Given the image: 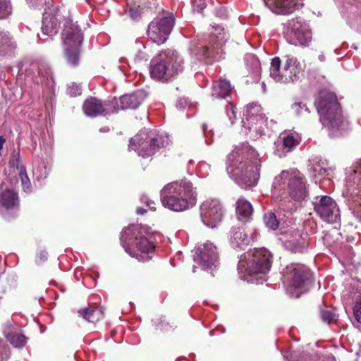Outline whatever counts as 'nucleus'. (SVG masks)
Returning a JSON list of instances; mask_svg holds the SVG:
<instances>
[{
	"label": "nucleus",
	"instance_id": "a18cd8bd",
	"mask_svg": "<svg viewBox=\"0 0 361 361\" xmlns=\"http://www.w3.org/2000/svg\"><path fill=\"white\" fill-rule=\"evenodd\" d=\"M140 201L145 204L149 209L152 210H155V202L149 199V197L146 195H142L140 197Z\"/></svg>",
	"mask_w": 361,
	"mask_h": 361
},
{
	"label": "nucleus",
	"instance_id": "58836bf2",
	"mask_svg": "<svg viewBox=\"0 0 361 361\" xmlns=\"http://www.w3.org/2000/svg\"><path fill=\"white\" fill-rule=\"evenodd\" d=\"M128 1V6H129V16L133 20H137L140 18L141 9L140 5L130 4L129 1Z\"/></svg>",
	"mask_w": 361,
	"mask_h": 361
},
{
	"label": "nucleus",
	"instance_id": "49530a36",
	"mask_svg": "<svg viewBox=\"0 0 361 361\" xmlns=\"http://www.w3.org/2000/svg\"><path fill=\"white\" fill-rule=\"evenodd\" d=\"M313 171L318 173L319 176H322L326 173L327 169L325 167L322 166L320 164H316L313 166Z\"/></svg>",
	"mask_w": 361,
	"mask_h": 361
},
{
	"label": "nucleus",
	"instance_id": "6e6552de",
	"mask_svg": "<svg viewBox=\"0 0 361 361\" xmlns=\"http://www.w3.org/2000/svg\"><path fill=\"white\" fill-rule=\"evenodd\" d=\"M273 186L276 190H284L295 201L303 200L307 194L305 178L297 170L283 171L274 178Z\"/></svg>",
	"mask_w": 361,
	"mask_h": 361
},
{
	"label": "nucleus",
	"instance_id": "f03ea898",
	"mask_svg": "<svg viewBox=\"0 0 361 361\" xmlns=\"http://www.w3.org/2000/svg\"><path fill=\"white\" fill-rule=\"evenodd\" d=\"M259 168L258 154L247 142L235 146L228 156L227 172L243 188L257 185Z\"/></svg>",
	"mask_w": 361,
	"mask_h": 361
},
{
	"label": "nucleus",
	"instance_id": "a19ab883",
	"mask_svg": "<svg viewBox=\"0 0 361 361\" xmlns=\"http://www.w3.org/2000/svg\"><path fill=\"white\" fill-rule=\"evenodd\" d=\"M192 8L194 11L202 12L206 7L205 0H192Z\"/></svg>",
	"mask_w": 361,
	"mask_h": 361
},
{
	"label": "nucleus",
	"instance_id": "6ab92c4d",
	"mask_svg": "<svg viewBox=\"0 0 361 361\" xmlns=\"http://www.w3.org/2000/svg\"><path fill=\"white\" fill-rule=\"evenodd\" d=\"M299 137L298 135L283 133L281 134L278 140L275 142L276 149L274 154L279 157H283L288 153L292 152L299 144Z\"/></svg>",
	"mask_w": 361,
	"mask_h": 361
},
{
	"label": "nucleus",
	"instance_id": "774afa93",
	"mask_svg": "<svg viewBox=\"0 0 361 361\" xmlns=\"http://www.w3.org/2000/svg\"><path fill=\"white\" fill-rule=\"evenodd\" d=\"M262 87H263V89L264 90H265V85H264V83H263Z\"/></svg>",
	"mask_w": 361,
	"mask_h": 361
},
{
	"label": "nucleus",
	"instance_id": "8fccbe9b",
	"mask_svg": "<svg viewBox=\"0 0 361 361\" xmlns=\"http://www.w3.org/2000/svg\"><path fill=\"white\" fill-rule=\"evenodd\" d=\"M202 130H203V132H204V136L206 137L205 142H207V145H209L210 143L207 140V136H208L209 133H211V130L209 132L207 131V126L205 124H204L202 126Z\"/></svg>",
	"mask_w": 361,
	"mask_h": 361
},
{
	"label": "nucleus",
	"instance_id": "72a5a7b5",
	"mask_svg": "<svg viewBox=\"0 0 361 361\" xmlns=\"http://www.w3.org/2000/svg\"><path fill=\"white\" fill-rule=\"evenodd\" d=\"M19 176L23 190L26 192H30L31 191V183L23 166H20Z\"/></svg>",
	"mask_w": 361,
	"mask_h": 361
},
{
	"label": "nucleus",
	"instance_id": "0e129e2a",
	"mask_svg": "<svg viewBox=\"0 0 361 361\" xmlns=\"http://www.w3.org/2000/svg\"><path fill=\"white\" fill-rule=\"evenodd\" d=\"M31 66L33 67V68L36 69L37 66L36 64H31Z\"/></svg>",
	"mask_w": 361,
	"mask_h": 361
},
{
	"label": "nucleus",
	"instance_id": "20e7f679",
	"mask_svg": "<svg viewBox=\"0 0 361 361\" xmlns=\"http://www.w3.org/2000/svg\"><path fill=\"white\" fill-rule=\"evenodd\" d=\"M161 201L164 207L174 212H182L195 205L197 192L189 180L173 182L161 190Z\"/></svg>",
	"mask_w": 361,
	"mask_h": 361
},
{
	"label": "nucleus",
	"instance_id": "bf43d9fd",
	"mask_svg": "<svg viewBox=\"0 0 361 361\" xmlns=\"http://www.w3.org/2000/svg\"><path fill=\"white\" fill-rule=\"evenodd\" d=\"M357 170L361 173V160L357 162Z\"/></svg>",
	"mask_w": 361,
	"mask_h": 361
},
{
	"label": "nucleus",
	"instance_id": "f704fd0d",
	"mask_svg": "<svg viewBox=\"0 0 361 361\" xmlns=\"http://www.w3.org/2000/svg\"><path fill=\"white\" fill-rule=\"evenodd\" d=\"M11 13L10 0H0V19L5 18Z\"/></svg>",
	"mask_w": 361,
	"mask_h": 361
},
{
	"label": "nucleus",
	"instance_id": "f257e3e1",
	"mask_svg": "<svg viewBox=\"0 0 361 361\" xmlns=\"http://www.w3.org/2000/svg\"><path fill=\"white\" fill-rule=\"evenodd\" d=\"M64 20L62 39L64 54L67 63L71 66L79 63L80 47L83 42V35L78 25L70 18L69 11L65 6H51L45 9L43 13L42 31L49 37L55 35L59 27V22Z\"/></svg>",
	"mask_w": 361,
	"mask_h": 361
},
{
	"label": "nucleus",
	"instance_id": "864d4df0",
	"mask_svg": "<svg viewBox=\"0 0 361 361\" xmlns=\"http://www.w3.org/2000/svg\"><path fill=\"white\" fill-rule=\"evenodd\" d=\"M48 253L46 251H42L39 254V257L43 261L47 259Z\"/></svg>",
	"mask_w": 361,
	"mask_h": 361
},
{
	"label": "nucleus",
	"instance_id": "7ed1b4c3",
	"mask_svg": "<svg viewBox=\"0 0 361 361\" xmlns=\"http://www.w3.org/2000/svg\"><path fill=\"white\" fill-rule=\"evenodd\" d=\"M151 233V228L143 225H130L121 234V243L130 256L138 261L145 262L152 258L149 254L154 250L152 238L145 235Z\"/></svg>",
	"mask_w": 361,
	"mask_h": 361
},
{
	"label": "nucleus",
	"instance_id": "37998d69",
	"mask_svg": "<svg viewBox=\"0 0 361 361\" xmlns=\"http://www.w3.org/2000/svg\"><path fill=\"white\" fill-rule=\"evenodd\" d=\"M353 312L355 319L359 323H361V300L356 302L353 308Z\"/></svg>",
	"mask_w": 361,
	"mask_h": 361
},
{
	"label": "nucleus",
	"instance_id": "c85d7f7f",
	"mask_svg": "<svg viewBox=\"0 0 361 361\" xmlns=\"http://www.w3.org/2000/svg\"><path fill=\"white\" fill-rule=\"evenodd\" d=\"M78 313L89 322L95 323L104 317V309L102 307H90L78 311Z\"/></svg>",
	"mask_w": 361,
	"mask_h": 361
},
{
	"label": "nucleus",
	"instance_id": "f3484780",
	"mask_svg": "<svg viewBox=\"0 0 361 361\" xmlns=\"http://www.w3.org/2000/svg\"><path fill=\"white\" fill-rule=\"evenodd\" d=\"M193 257L194 260L204 269L216 267L219 264V257L217 247L209 241L200 245L195 249Z\"/></svg>",
	"mask_w": 361,
	"mask_h": 361
},
{
	"label": "nucleus",
	"instance_id": "052dcab7",
	"mask_svg": "<svg viewBox=\"0 0 361 361\" xmlns=\"http://www.w3.org/2000/svg\"><path fill=\"white\" fill-rule=\"evenodd\" d=\"M109 130V128L104 127V128H102L100 129V131H102V132H107Z\"/></svg>",
	"mask_w": 361,
	"mask_h": 361
},
{
	"label": "nucleus",
	"instance_id": "9b49d317",
	"mask_svg": "<svg viewBox=\"0 0 361 361\" xmlns=\"http://www.w3.org/2000/svg\"><path fill=\"white\" fill-rule=\"evenodd\" d=\"M285 277L289 281L290 297L298 298L306 292L311 283L312 274L310 270L304 264L294 263L284 269Z\"/></svg>",
	"mask_w": 361,
	"mask_h": 361
},
{
	"label": "nucleus",
	"instance_id": "bb28decb",
	"mask_svg": "<svg viewBox=\"0 0 361 361\" xmlns=\"http://www.w3.org/2000/svg\"><path fill=\"white\" fill-rule=\"evenodd\" d=\"M230 82L226 79L215 81L212 85V96L215 98L223 99L230 95L231 92Z\"/></svg>",
	"mask_w": 361,
	"mask_h": 361
},
{
	"label": "nucleus",
	"instance_id": "7c9ffc66",
	"mask_svg": "<svg viewBox=\"0 0 361 361\" xmlns=\"http://www.w3.org/2000/svg\"><path fill=\"white\" fill-rule=\"evenodd\" d=\"M245 61L247 68L250 70L253 74L259 75L261 70V66L258 59L252 54H249L246 56Z\"/></svg>",
	"mask_w": 361,
	"mask_h": 361
},
{
	"label": "nucleus",
	"instance_id": "b1692460",
	"mask_svg": "<svg viewBox=\"0 0 361 361\" xmlns=\"http://www.w3.org/2000/svg\"><path fill=\"white\" fill-rule=\"evenodd\" d=\"M238 219L243 223L250 221L253 214V207L250 202L244 197L239 198L235 204Z\"/></svg>",
	"mask_w": 361,
	"mask_h": 361
},
{
	"label": "nucleus",
	"instance_id": "4d7b16f0",
	"mask_svg": "<svg viewBox=\"0 0 361 361\" xmlns=\"http://www.w3.org/2000/svg\"><path fill=\"white\" fill-rule=\"evenodd\" d=\"M257 234L253 233L252 235V237H250V242L251 241H254L255 240L257 239Z\"/></svg>",
	"mask_w": 361,
	"mask_h": 361
},
{
	"label": "nucleus",
	"instance_id": "c9c22d12",
	"mask_svg": "<svg viewBox=\"0 0 361 361\" xmlns=\"http://www.w3.org/2000/svg\"><path fill=\"white\" fill-rule=\"evenodd\" d=\"M291 109L294 114L298 116H302L305 113L310 112L309 109L306 106V104L300 102H297L291 105Z\"/></svg>",
	"mask_w": 361,
	"mask_h": 361
},
{
	"label": "nucleus",
	"instance_id": "f8f14e48",
	"mask_svg": "<svg viewBox=\"0 0 361 361\" xmlns=\"http://www.w3.org/2000/svg\"><path fill=\"white\" fill-rule=\"evenodd\" d=\"M165 142L162 137H154L144 130L130 139L128 147L129 149L135 151L139 156L148 157L164 147Z\"/></svg>",
	"mask_w": 361,
	"mask_h": 361
},
{
	"label": "nucleus",
	"instance_id": "13d9d810",
	"mask_svg": "<svg viewBox=\"0 0 361 361\" xmlns=\"http://www.w3.org/2000/svg\"><path fill=\"white\" fill-rule=\"evenodd\" d=\"M4 142H5L4 138L3 137L0 136V150L2 148V145H3Z\"/></svg>",
	"mask_w": 361,
	"mask_h": 361
},
{
	"label": "nucleus",
	"instance_id": "5701e85b",
	"mask_svg": "<svg viewBox=\"0 0 361 361\" xmlns=\"http://www.w3.org/2000/svg\"><path fill=\"white\" fill-rule=\"evenodd\" d=\"M291 38L292 43L301 46H308L312 39L311 32L305 27L301 26L298 23L294 24Z\"/></svg>",
	"mask_w": 361,
	"mask_h": 361
},
{
	"label": "nucleus",
	"instance_id": "412c9836",
	"mask_svg": "<svg viewBox=\"0 0 361 361\" xmlns=\"http://www.w3.org/2000/svg\"><path fill=\"white\" fill-rule=\"evenodd\" d=\"M145 98V92L142 90H139L130 94L121 97L119 100L117 99L118 104H114V105L118 106L119 110L128 109H135L140 105Z\"/></svg>",
	"mask_w": 361,
	"mask_h": 361
},
{
	"label": "nucleus",
	"instance_id": "ea45409f",
	"mask_svg": "<svg viewBox=\"0 0 361 361\" xmlns=\"http://www.w3.org/2000/svg\"><path fill=\"white\" fill-rule=\"evenodd\" d=\"M68 94L71 97H76L77 95H80L81 94V88L80 85L72 82L68 87Z\"/></svg>",
	"mask_w": 361,
	"mask_h": 361
},
{
	"label": "nucleus",
	"instance_id": "393cba45",
	"mask_svg": "<svg viewBox=\"0 0 361 361\" xmlns=\"http://www.w3.org/2000/svg\"><path fill=\"white\" fill-rule=\"evenodd\" d=\"M17 47V44L10 33L0 31V56L11 55Z\"/></svg>",
	"mask_w": 361,
	"mask_h": 361
},
{
	"label": "nucleus",
	"instance_id": "79ce46f5",
	"mask_svg": "<svg viewBox=\"0 0 361 361\" xmlns=\"http://www.w3.org/2000/svg\"><path fill=\"white\" fill-rule=\"evenodd\" d=\"M10 356L9 351L4 345L1 339L0 338V361L6 360Z\"/></svg>",
	"mask_w": 361,
	"mask_h": 361
},
{
	"label": "nucleus",
	"instance_id": "dca6fc26",
	"mask_svg": "<svg viewBox=\"0 0 361 361\" xmlns=\"http://www.w3.org/2000/svg\"><path fill=\"white\" fill-rule=\"evenodd\" d=\"M224 214V207L217 199H207L200 206L202 221L208 227H216L222 221Z\"/></svg>",
	"mask_w": 361,
	"mask_h": 361
},
{
	"label": "nucleus",
	"instance_id": "338daca9",
	"mask_svg": "<svg viewBox=\"0 0 361 361\" xmlns=\"http://www.w3.org/2000/svg\"><path fill=\"white\" fill-rule=\"evenodd\" d=\"M37 180H41V177L37 176Z\"/></svg>",
	"mask_w": 361,
	"mask_h": 361
},
{
	"label": "nucleus",
	"instance_id": "cd10ccee",
	"mask_svg": "<svg viewBox=\"0 0 361 361\" xmlns=\"http://www.w3.org/2000/svg\"><path fill=\"white\" fill-rule=\"evenodd\" d=\"M250 238L245 231L239 227H233L231 231V244L234 247H242L249 245Z\"/></svg>",
	"mask_w": 361,
	"mask_h": 361
},
{
	"label": "nucleus",
	"instance_id": "423d86ee",
	"mask_svg": "<svg viewBox=\"0 0 361 361\" xmlns=\"http://www.w3.org/2000/svg\"><path fill=\"white\" fill-rule=\"evenodd\" d=\"M314 104L323 126L332 133L343 128L345 120L337 97L334 92L326 90H321Z\"/></svg>",
	"mask_w": 361,
	"mask_h": 361
},
{
	"label": "nucleus",
	"instance_id": "680f3d73",
	"mask_svg": "<svg viewBox=\"0 0 361 361\" xmlns=\"http://www.w3.org/2000/svg\"><path fill=\"white\" fill-rule=\"evenodd\" d=\"M329 359L331 360V361H335L336 360L335 357L334 356H332V355L329 356Z\"/></svg>",
	"mask_w": 361,
	"mask_h": 361
},
{
	"label": "nucleus",
	"instance_id": "e433bc0d",
	"mask_svg": "<svg viewBox=\"0 0 361 361\" xmlns=\"http://www.w3.org/2000/svg\"><path fill=\"white\" fill-rule=\"evenodd\" d=\"M226 114L231 122V124L233 125L236 118V107L232 102H228L225 106Z\"/></svg>",
	"mask_w": 361,
	"mask_h": 361
},
{
	"label": "nucleus",
	"instance_id": "69168bd1",
	"mask_svg": "<svg viewBox=\"0 0 361 361\" xmlns=\"http://www.w3.org/2000/svg\"><path fill=\"white\" fill-rule=\"evenodd\" d=\"M193 272H195L196 271V267H193V269H192Z\"/></svg>",
	"mask_w": 361,
	"mask_h": 361
},
{
	"label": "nucleus",
	"instance_id": "c03bdc74",
	"mask_svg": "<svg viewBox=\"0 0 361 361\" xmlns=\"http://www.w3.org/2000/svg\"><path fill=\"white\" fill-rule=\"evenodd\" d=\"M210 166L206 162H200L197 165V169L199 173L204 176H206L208 173V170L209 169Z\"/></svg>",
	"mask_w": 361,
	"mask_h": 361
},
{
	"label": "nucleus",
	"instance_id": "c756f323",
	"mask_svg": "<svg viewBox=\"0 0 361 361\" xmlns=\"http://www.w3.org/2000/svg\"><path fill=\"white\" fill-rule=\"evenodd\" d=\"M6 339L15 347L21 348L26 343V338L24 335L18 333L4 331Z\"/></svg>",
	"mask_w": 361,
	"mask_h": 361
},
{
	"label": "nucleus",
	"instance_id": "09e8293b",
	"mask_svg": "<svg viewBox=\"0 0 361 361\" xmlns=\"http://www.w3.org/2000/svg\"><path fill=\"white\" fill-rule=\"evenodd\" d=\"M216 15L221 18H226L228 16L227 11L225 8H220L219 10H216Z\"/></svg>",
	"mask_w": 361,
	"mask_h": 361
},
{
	"label": "nucleus",
	"instance_id": "a878e982",
	"mask_svg": "<svg viewBox=\"0 0 361 361\" xmlns=\"http://www.w3.org/2000/svg\"><path fill=\"white\" fill-rule=\"evenodd\" d=\"M18 205L17 192L13 189H6L0 192V207L9 209Z\"/></svg>",
	"mask_w": 361,
	"mask_h": 361
},
{
	"label": "nucleus",
	"instance_id": "2eb2a0df",
	"mask_svg": "<svg viewBox=\"0 0 361 361\" xmlns=\"http://www.w3.org/2000/svg\"><path fill=\"white\" fill-rule=\"evenodd\" d=\"M312 204L316 214L324 221L334 224L340 218V210L335 200L329 196L314 197Z\"/></svg>",
	"mask_w": 361,
	"mask_h": 361
},
{
	"label": "nucleus",
	"instance_id": "603ef678",
	"mask_svg": "<svg viewBox=\"0 0 361 361\" xmlns=\"http://www.w3.org/2000/svg\"><path fill=\"white\" fill-rule=\"evenodd\" d=\"M24 66H25V64L23 63L19 66V72L21 74H23V72L25 71V75L28 76L29 73H27V70L25 68H24Z\"/></svg>",
	"mask_w": 361,
	"mask_h": 361
},
{
	"label": "nucleus",
	"instance_id": "473e14b6",
	"mask_svg": "<svg viewBox=\"0 0 361 361\" xmlns=\"http://www.w3.org/2000/svg\"><path fill=\"white\" fill-rule=\"evenodd\" d=\"M264 222L265 225L272 230H276L279 227V221L273 212H267L264 215Z\"/></svg>",
	"mask_w": 361,
	"mask_h": 361
},
{
	"label": "nucleus",
	"instance_id": "9d476101",
	"mask_svg": "<svg viewBox=\"0 0 361 361\" xmlns=\"http://www.w3.org/2000/svg\"><path fill=\"white\" fill-rule=\"evenodd\" d=\"M271 254L266 248H259L241 257L238 269L240 272H247L250 275L266 274L271 266Z\"/></svg>",
	"mask_w": 361,
	"mask_h": 361
},
{
	"label": "nucleus",
	"instance_id": "4be33fe9",
	"mask_svg": "<svg viewBox=\"0 0 361 361\" xmlns=\"http://www.w3.org/2000/svg\"><path fill=\"white\" fill-rule=\"evenodd\" d=\"M265 6L273 13L287 15L292 13L296 7L294 0H263Z\"/></svg>",
	"mask_w": 361,
	"mask_h": 361
},
{
	"label": "nucleus",
	"instance_id": "2f4dec72",
	"mask_svg": "<svg viewBox=\"0 0 361 361\" xmlns=\"http://www.w3.org/2000/svg\"><path fill=\"white\" fill-rule=\"evenodd\" d=\"M320 317L324 322L328 324L336 323L338 320V315L329 307L320 310Z\"/></svg>",
	"mask_w": 361,
	"mask_h": 361
},
{
	"label": "nucleus",
	"instance_id": "ddd939ff",
	"mask_svg": "<svg viewBox=\"0 0 361 361\" xmlns=\"http://www.w3.org/2000/svg\"><path fill=\"white\" fill-rule=\"evenodd\" d=\"M242 120L245 133L250 134L253 137L264 134L267 118L262 112V107L257 104H250L246 106Z\"/></svg>",
	"mask_w": 361,
	"mask_h": 361
},
{
	"label": "nucleus",
	"instance_id": "4c0bfd02",
	"mask_svg": "<svg viewBox=\"0 0 361 361\" xmlns=\"http://www.w3.org/2000/svg\"><path fill=\"white\" fill-rule=\"evenodd\" d=\"M142 48L143 49H137V53L135 54L134 60L136 63L147 62L150 57L145 51L146 47L142 45Z\"/></svg>",
	"mask_w": 361,
	"mask_h": 361
},
{
	"label": "nucleus",
	"instance_id": "6e6d98bb",
	"mask_svg": "<svg viewBox=\"0 0 361 361\" xmlns=\"http://www.w3.org/2000/svg\"><path fill=\"white\" fill-rule=\"evenodd\" d=\"M47 82L49 85L53 86L54 81L52 76H50L49 79H47Z\"/></svg>",
	"mask_w": 361,
	"mask_h": 361
},
{
	"label": "nucleus",
	"instance_id": "1a4fd4ad",
	"mask_svg": "<svg viewBox=\"0 0 361 361\" xmlns=\"http://www.w3.org/2000/svg\"><path fill=\"white\" fill-rule=\"evenodd\" d=\"M283 68H281V61L279 57L271 60L270 76L279 82H293L300 78L302 71L298 59L293 55H286L283 58Z\"/></svg>",
	"mask_w": 361,
	"mask_h": 361
},
{
	"label": "nucleus",
	"instance_id": "aec40b11",
	"mask_svg": "<svg viewBox=\"0 0 361 361\" xmlns=\"http://www.w3.org/2000/svg\"><path fill=\"white\" fill-rule=\"evenodd\" d=\"M284 247L294 253H302L307 247L305 238L299 231H293L286 233L283 238Z\"/></svg>",
	"mask_w": 361,
	"mask_h": 361
},
{
	"label": "nucleus",
	"instance_id": "0eeeda50",
	"mask_svg": "<svg viewBox=\"0 0 361 361\" xmlns=\"http://www.w3.org/2000/svg\"><path fill=\"white\" fill-rule=\"evenodd\" d=\"M183 70V60L172 49L159 52L152 59L149 73L152 78L164 82L171 80Z\"/></svg>",
	"mask_w": 361,
	"mask_h": 361
},
{
	"label": "nucleus",
	"instance_id": "5fc2aeb1",
	"mask_svg": "<svg viewBox=\"0 0 361 361\" xmlns=\"http://www.w3.org/2000/svg\"><path fill=\"white\" fill-rule=\"evenodd\" d=\"M146 212H147V210L142 207H138L137 209V214L139 215H143Z\"/></svg>",
	"mask_w": 361,
	"mask_h": 361
},
{
	"label": "nucleus",
	"instance_id": "4468645a",
	"mask_svg": "<svg viewBox=\"0 0 361 361\" xmlns=\"http://www.w3.org/2000/svg\"><path fill=\"white\" fill-rule=\"evenodd\" d=\"M174 18L172 15L154 18L148 25L147 35L156 44H164L173 29Z\"/></svg>",
	"mask_w": 361,
	"mask_h": 361
},
{
	"label": "nucleus",
	"instance_id": "39448f33",
	"mask_svg": "<svg viewBox=\"0 0 361 361\" xmlns=\"http://www.w3.org/2000/svg\"><path fill=\"white\" fill-rule=\"evenodd\" d=\"M212 28L214 31L207 38L194 39L190 45V54L207 64L221 58L222 47L227 39L224 28L220 26H213Z\"/></svg>",
	"mask_w": 361,
	"mask_h": 361
},
{
	"label": "nucleus",
	"instance_id": "e2e57ef3",
	"mask_svg": "<svg viewBox=\"0 0 361 361\" xmlns=\"http://www.w3.org/2000/svg\"><path fill=\"white\" fill-rule=\"evenodd\" d=\"M319 60H320V61H324V56H322V55L319 56Z\"/></svg>",
	"mask_w": 361,
	"mask_h": 361
},
{
	"label": "nucleus",
	"instance_id": "3c124183",
	"mask_svg": "<svg viewBox=\"0 0 361 361\" xmlns=\"http://www.w3.org/2000/svg\"><path fill=\"white\" fill-rule=\"evenodd\" d=\"M186 104V100L185 99H180V100L178 101L177 104H176V106L177 107H180V108H184V105Z\"/></svg>",
	"mask_w": 361,
	"mask_h": 361
},
{
	"label": "nucleus",
	"instance_id": "a211bd4d",
	"mask_svg": "<svg viewBox=\"0 0 361 361\" xmlns=\"http://www.w3.org/2000/svg\"><path fill=\"white\" fill-rule=\"evenodd\" d=\"M118 104L116 98L106 102L104 104L101 100L91 97L86 99L83 104L84 113L90 117H96L98 116H105L106 114L117 113L119 111L118 106L114 104Z\"/></svg>",
	"mask_w": 361,
	"mask_h": 361
},
{
	"label": "nucleus",
	"instance_id": "de8ad7c7",
	"mask_svg": "<svg viewBox=\"0 0 361 361\" xmlns=\"http://www.w3.org/2000/svg\"><path fill=\"white\" fill-rule=\"evenodd\" d=\"M27 4L33 7H39L44 5L45 0H27Z\"/></svg>",
	"mask_w": 361,
	"mask_h": 361
}]
</instances>
